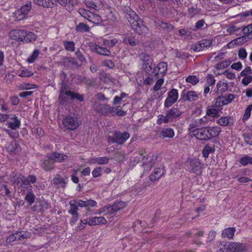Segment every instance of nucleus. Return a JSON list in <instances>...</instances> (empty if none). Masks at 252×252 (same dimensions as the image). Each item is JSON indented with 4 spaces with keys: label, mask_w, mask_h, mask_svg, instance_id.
Returning <instances> with one entry per match:
<instances>
[{
    "label": "nucleus",
    "mask_w": 252,
    "mask_h": 252,
    "mask_svg": "<svg viewBox=\"0 0 252 252\" xmlns=\"http://www.w3.org/2000/svg\"><path fill=\"white\" fill-rule=\"evenodd\" d=\"M221 129L219 126H206L191 131V135L201 141H206L219 135Z\"/></svg>",
    "instance_id": "obj_1"
},
{
    "label": "nucleus",
    "mask_w": 252,
    "mask_h": 252,
    "mask_svg": "<svg viewBox=\"0 0 252 252\" xmlns=\"http://www.w3.org/2000/svg\"><path fill=\"white\" fill-rule=\"evenodd\" d=\"M125 13V17L135 32L139 34H145L148 32V29L144 24L143 20L135 12L128 8Z\"/></svg>",
    "instance_id": "obj_2"
},
{
    "label": "nucleus",
    "mask_w": 252,
    "mask_h": 252,
    "mask_svg": "<svg viewBox=\"0 0 252 252\" xmlns=\"http://www.w3.org/2000/svg\"><path fill=\"white\" fill-rule=\"evenodd\" d=\"M182 115V112L176 107H173L166 111L165 115H159L157 120L158 125L162 123L167 124L178 120Z\"/></svg>",
    "instance_id": "obj_3"
},
{
    "label": "nucleus",
    "mask_w": 252,
    "mask_h": 252,
    "mask_svg": "<svg viewBox=\"0 0 252 252\" xmlns=\"http://www.w3.org/2000/svg\"><path fill=\"white\" fill-rule=\"evenodd\" d=\"M129 137L130 134L127 131L121 132L120 131L115 130L112 136L107 137V141L108 143L123 145Z\"/></svg>",
    "instance_id": "obj_4"
},
{
    "label": "nucleus",
    "mask_w": 252,
    "mask_h": 252,
    "mask_svg": "<svg viewBox=\"0 0 252 252\" xmlns=\"http://www.w3.org/2000/svg\"><path fill=\"white\" fill-rule=\"evenodd\" d=\"M187 163L190 172L193 173L196 175L202 174L204 166L198 159H189L187 160Z\"/></svg>",
    "instance_id": "obj_5"
},
{
    "label": "nucleus",
    "mask_w": 252,
    "mask_h": 252,
    "mask_svg": "<svg viewBox=\"0 0 252 252\" xmlns=\"http://www.w3.org/2000/svg\"><path fill=\"white\" fill-rule=\"evenodd\" d=\"M32 2L28 1L25 4L22 6L19 9L15 11L13 16L17 21H20L28 18V14L32 8Z\"/></svg>",
    "instance_id": "obj_6"
},
{
    "label": "nucleus",
    "mask_w": 252,
    "mask_h": 252,
    "mask_svg": "<svg viewBox=\"0 0 252 252\" xmlns=\"http://www.w3.org/2000/svg\"><path fill=\"white\" fill-rule=\"evenodd\" d=\"M234 98L235 95L231 94L227 95L219 96L213 101V106L217 108L218 110H221L223 106L231 103Z\"/></svg>",
    "instance_id": "obj_7"
},
{
    "label": "nucleus",
    "mask_w": 252,
    "mask_h": 252,
    "mask_svg": "<svg viewBox=\"0 0 252 252\" xmlns=\"http://www.w3.org/2000/svg\"><path fill=\"white\" fill-rule=\"evenodd\" d=\"M95 110L100 115L104 116H115V107L107 104L95 103Z\"/></svg>",
    "instance_id": "obj_8"
},
{
    "label": "nucleus",
    "mask_w": 252,
    "mask_h": 252,
    "mask_svg": "<svg viewBox=\"0 0 252 252\" xmlns=\"http://www.w3.org/2000/svg\"><path fill=\"white\" fill-rule=\"evenodd\" d=\"M63 124L67 129L73 130L79 127L80 121L77 118L68 116L63 119Z\"/></svg>",
    "instance_id": "obj_9"
},
{
    "label": "nucleus",
    "mask_w": 252,
    "mask_h": 252,
    "mask_svg": "<svg viewBox=\"0 0 252 252\" xmlns=\"http://www.w3.org/2000/svg\"><path fill=\"white\" fill-rule=\"evenodd\" d=\"M149 158V157L147 154L145 149H141L138 150L134 156L131 158L130 160L131 164L134 165L140 161L143 162L145 159L148 160Z\"/></svg>",
    "instance_id": "obj_10"
},
{
    "label": "nucleus",
    "mask_w": 252,
    "mask_h": 252,
    "mask_svg": "<svg viewBox=\"0 0 252 252\" xmlns=\"http://www.w3.org/2000/svg\"><path fill=\"white\" fill-rule=\"evenodd\" d=\"M178 98V91L175 89H172L168 93V96L164 101V107L165 108L169 107L177 100Z\"/></svg>",
    "instance_id": "obj_11"
},
{
    "label": "nucleus",
    "mask_w": 252,
    "mask_h": 252,
    "mask_svg": "<svg viewBox=\"0 0 252 252\" xmlns=\"http://www.w3.org/2000/svg\"><path fill=\"white\" fill-rule=\"evenodd\" d=\"M156 159L157 156L153 155L152 156L149 157V158L148 160L145 159L143 162V164L141 165V167L143 168V172L141 177H142L145 174L148 173V172L152 169Z\"/></svg>",
    "instance_id": "obj_12"
},
{
    "label": "nucleus",
    "mask_w": 252,
    "mask_h": 252,
    "mask_svg": "<svg viewBox=\"0 0 252 252\" xmlns=\"http://www.w3.org/2000/svg\"><path fill=\"white\" fill-rule=\"evenodd\" d=\"M11 120L7 122L6 125L8 128L13 130H17L20 128L21 126V120L15 114H10L9 118Z\"/></svg>",
    "instance_id": "obj_13"
},
{
    "label": "nucleus",
    "mask_w": 252,
    "mask_h": 252,
    "mask_svg": "<svg viewBox=\"0 0 252 252\" xmlns=\"http://www.w3.org/2000/svg\"><path fill=\"white\" fill-rule=\"evenodd\" d=\"M228 252H243L246 251V246L241 243L230 242L227 245Z\"/></svg>",
    "instance_id": "obj_14"
},
{
    "label": "nucleus",
    "mask_w": 252,
    "mask_h": 252,
    "mask_svg": "<svg viewBox=\"0 0 252 252\" xmlns=\"http://www.w3.org/2000/svg\"><path fill=\"white\" fill-rule=\"evenodd\" d=\"M212 43V42L211 40L203 39L193 45L191 47V49L195 52H199L203 50L205 48L210 47Z\"/></svg>",
    "instance_id": "obj_15"
},
{
    "label": "nucleus",
    "mask_w": 252,
    "mask_h": 252,
    "mask_svg": "<svg viewBox=\"0 0 252 252\" xmlns=\"http://www.w3.org/2000/svg\"><path fill=\"white\" fill-rule=\"evenodd\" d=\"M126 204L123 201L115 202L112 205L109 206L107 208V212L109 214H113L114 213L124 209L126 207Z\"/></svg>",
    "instance_id": "obj_16"
},
{
    "label": "nucleus",
    "mask_w": 252,
    "mask_h": 252,
    "mask_svg": "<svg viewBox=\"0 0 252 252\" xmlns=\"http://www.w3.org/2000/svg\"><path fill=\"white\" fill-rule=\"evenodd\" d=\"M49 158L53 159L54 163L55 162H63L68 160V156L64 154L55 152L49 154Z\"/></svg>",
    "instance_id": "obj_17"
},
{
    "label": "nucleus",
    "mask_w": 252,
    "mask_h": 252,
    "mask_svg": "<svg viewBox=\"0 0 252 252\" xmlns=\"http://www.w3.org/2000/svg\"><path fill=\"white\" fill-rule=\"evenodd\" d=\"M29 180V176L26 178L25 176L21 174H16L11 178V181L14 184L16 185L18 187L22 186V184L25 185L28 183Z\"/></svg>",
    "instance_id": "obj_18"
},
{
    "label": "nucleus",
    "mask_w": 252,
    "mask_h": 252,
    "mask_svg": "<svg viewBox=\"0 0 252 252\" xmlns=\"http://www.w3.org/2000/svg\"><path fill=\"white\" fill-rule=\"evenodd\" d=\"M26 35V31L24 30H15L10 32L11 38L15 40L23 41Z\"/></svg>",
    "instance_id": "obj_19"
},
{
    "label": "nucleus",
    "mask_w": 252,
    "mask_h": 252,
    "mask_svg": "<svg viewBox=\"0 0 252 252\" xmlns=\"http://www.w3.org/2000/svg\"><path fill=\"white\" fill-rule=\"evenodd\" d=\"M37 181V178L35 175H29V180L28 183L25 185L22 184V186H19L18 187L21 188V191L25 192L26 190H31L32 189V186L31 184H34Z\"/></svg>",
    "instance_id": "obj_20"
},
{
    "label": "nucleus",
    "mask_w": 252,
    "mask_h": 252,
    "mask_svg": "<svg viewBox=\"0 0 252 252\" xmlns=\"http://www.w3.org/2000/svg\"><path fill=\"white\" fill-rule=\"evenodd\" d=\"M47 159L41 160V166L45 171H51L54 168V162L53 159L49 158V154L46 155Z\"/></svg>",
    "instance_id": "obj_21"
},
{
    "label": "nucleus",
    "mask_w": 252,
    "mask_h": 252,
    "mask_svg": "<svg viewBox=\"0 0 252 252\" xmlns=\"http://www.w3.org/2000/svg\"><path fill=\"white\" fill-rule=\"evenodd\" d=\"M167 70V64L166 63H159L157 67L154 69V73L156 76H158L159 74H161L162 76L164 75Z\"/></svg>",
    "instance_id": "obj_22"
},
{
    "label": "nucleus",
    "mask_w": 252,
    "mask_h": 252,
    "mask_svg": "<svg viewBox=\"0 0 252 252\" xmlns=\"http://www.w3.org/2000/svg\"><path fill=\"white\" fill-rule=\"evenodd\" d=\"M36 5L44 8H52L56 2V0H33Z\"/></svg>",
    "instance_id": "obj_23"
},
{
    "label": "nucleus",
    "mask_w": 252,
    "mask_h": 252,
    "mask_svg": "<svg viewBox=\"0 0 252 252\" xmlns=\"http://www.w3.org/2000/svg\"><path fill=\"white\" fill-rule=\"evenodd\" d=\"M199 94L197 93L195 91H191L188 92L187 93H183L181 96L184 100L193 101L199 98Z\"/></svg>",
    "instance_id": "obj_24"
},
{
    "label": "nucleus",
    "mask_w": 252,
    "mask_h": 252,
    "mask_svg": "<svg viewBox=\"0 0 252 252\" xmlns=\"http://www.w3.org/2000/svg\"><path fill=\"white\" fill-rule=\"evenodd\" d=\"M107 222V220L103 217H94L88 219V224L90 226L104 224Z\"/></svg>",
    "instance_id": "obj_25"
},
{
    "label": "nucleus",
    "mask_w": 252,
    "mask_h": 252,
    "mask_svg": "<svg viewBox=\"0 0 252 252\" xmlns=\"http://www.w3.org/2000/svg\"><path fill=\"white\" fill-rule=\"evenodd\" d=\"M93 50L98 54L104 56H110L111 54V52L106 48L96 44L94 46Z\"/></svg>",
    "instance_id": "obj_26"
},
{
    "label": "nucleus",
    "mask_w": 252,
    "mask_h": 252,
    "mask_svg": "<svg viewBox=\"0 0 252 252\" xmlns=\"http://www.w3.org/2000/svg\"><path fill=\"white\" fill-rule=\"evenodd\" d=\"M164 174V172L160 168L156 169L153 173L149 176V180L152 182H156L160 179Z\"/></svg>",
    "instance_id": "obj_27"
},
{
    "label": "nucleus",
    "mask_w": 252,
    "mask_h": 252,
    "mask_svg": "<svg viewBox=\"0 0 252 252\" xmlns=\"http://www.w3.org/2000/svg\"><path fill=\"white\" fill-rule=\"evenodd\" d=\"M140 59L141 61H142L145 65H146V67L147 68L148 66L151 69V65L152 64V59L151 57L145 53H142L139 55Z\"/></svg>",
    "instance_id": "obj_28"
},
{
    "label": "nucleus",
    "mask_w": 252,
    "mask_h": 252,
    "mask_svg": "<svg viewBox=\"0 0 252 252\" xmlns=\"http://www.w3.org/2000/svg\"><path fill=\"white\" fill-rule=\"evenodd\" d=\"M236 231L234 227H228L224 229L222 232L221 235L223 238H227L229 239H232Z\"/></svg>",
    "instance_id": "obj_29"
},
{
    "label": "nucleus",
    "mask_w": 252,
    "mask_h": 252,
    "mask_svg": "<svg viewBox=\"0 0 252 252\" xmlns=\"http://www.w3.org/2000/svg\"><path fill=\"white\" fill-rule=\"evenodd\" d=\"M53 183L57 186L58 188H64L66 183L60 174H56L53 179Z\"/></svg>",
    "instance_id": "obj_30"
},
{
    "label": "nucleus",
    "mask_w": 252,
    "mask_h": 252,
    "mask_svg": "<svg viewBox=\"0 0 252 252\" xmlns=\"http://www.w3.org/2000/svg\"><path fill=\"white\" fill-rule=\"evenodd\" d=\"M227 245L226 242H219L216 243L215 249L217 252H228Z\"/></svg>",
    "instance_id": "obj_31"
},
{
    "label": "nucleus",
    "mask_w": 252,
    "mask_h": 252,
    "mask_svg": "<svg viewBox=\"0 0 252 252\" xmlns=\"http://www.w3.org/2000/svg\"><path fill=\"white\" fill-rule=\"evenodd\" d=\"M160 134L163 138H172L174 136V131L171 128H165L161 130Z\"/></svg>",
    "instance_id": "obj_32"
},
{
    "label": "nucleus",
    "mask_w": 252,
    "mask_h": 252,
    "mask_svg": "<svg viewBox=\"0 0 252 252\" xmlns=\"http://www.w3.org/2000/svg\"><path fill=\"white\" fill-rule=\"evenodd\" d=\"M109 161V158L106 157L94 158L91 159V162L93 163L98 164H106Z\"/></svg>",
    "instance_id": "obj_33"
},
{
    "label": "nucleus",
    "mask_w": 252,
    "mask_h": 252,
    "mask_svg": "<svg viewBox=\"0 0 252 252\" xmlns=\"http://www.w3.org/2000/svg\"><path fill=\"white\" fill-rule=\"evenodd\" d=\"M215 151V146H210L209 145H206L202 150V154L204 158L208 157L210 153H213Z\"/></svg>",
    "instance_id": "obj_34"
},
{
    "label": "nucleus",
    "mask_w": 252,
    "mask_h": 252,
    "mask_svg": "<svg viewBox=\"0 0 252 252\" xmlns=\"http://www.w3.org/2000/svg\"><path fill=\"white\" fill-rule=\"evenodd\" d=\"M217 108L215 107H208L206 109V114L212 117H217L219 116V111Z\"/></svg>",
    "instance_id": "obj_35"
},
{
    "label": "nucleus",
    "mask_w": 252,
    "mask_h": 252,
    "mask_svg": "<svg viewBox=\"0 0 252 252\" xmlns=\"http://www.w3.org/2000/svg\"><path fill=\"white\" fill-rule=\"evenodd\" d=\"M70 209L68 211V213L71 215H79L78 212L79 208L77 206L75 203L71 200L69 202Z\"/></svg>",
    "instance_id": "obj_36"
},
{
    "label": "nucleus",
    "mask_w": 252,
    "mask_h": 252,
    "mask_svg": "<svg viewBox=\"0 0 252 252\" xmlns=\"http://www.w3.org/2000/svg\"><path fill=\"white\" fill-rule=\"evenodd\" d=\"M35 196L32 192V189L29 190L25 197V200L30 204L32 205L35 201Z\"/></svg>",
    "instance_id": "obj_37"
},
{
    "label": "nucleus",
    "mask_w": 252,
    "mask_h": 252,
    "mask_svg": "<svg viewBox=\"0 0 252 252\" xmlns=\"http://www.w3.org/2000/svg\"><path fill=\"white\" fill-rule=\"evenodd\" d=\"M90 30V28L89 26L87 24L83 23H80L76 27V31L80 32H88Z\"/></svg>",
    "instance_id": "obj_38"
},
{
    "label": "nucleus",
    "mask_w": 252,
    "mask_h": 252,
    "mask_svg": "<svg viewBox=\"0 0 252 252\" xmlns=\"http://www.w3.org/2000/svg\"><path fill=\"white\" fill-rule=\"evenodd\" d=\"M251 39H252V36L250 37L249 35L245 34L242 37H240L235 39L234 40V42L236 44L242 45Z\"/></svg>",
    "instance_id": "obj_39"
},
{
    "label": "nucleus",
    "mask_w": 252,
    "mask_h": 252,
    "mask_svg": "<svg viewBox=\"0 0 252 252\" xmlns=\"http://www.w3.org/2000/svg\"><path fill=\"white\" fill-rule=\"evenodd\" d=\"M36 36L32 32H28L26 31V35L24 36L23 42L28 43L35 40Z\"/></svg>",
    "instance_id": "obj_40"
},
{
    "label": "nucleus",
    "mask_w": 252,
    "mask_h": 252,
    "mask_svg": "<svg viewBox=\"0 0 252 252\" xmlns=\"http://www.w3.org/2000/svg\"><path fill=\"white\" fill-rule=\"evenodd\" d=\"M89 21L95 24H99L102 21L101 17L98 14L91 13Z\"/></svg>",
    "instance_id": "obj_41"
},
{
    "label": "nucleus",
    "mask_w": 252,
    "mask_h": 252,
    "mask_svg": "<svg viewBox=\"0 0 252 252\" xmlns=\"http://www.w3.org/2000/svg\"><path fill=\"white\" fill-rule=\"evenodd\" d=\"M201 126L198 119H192L190 122L188 130L190 131L191 134V131L196 128H199V127Z\"/></svg>",
    "instance_id": "obj_42"
},
{
    "label": "nucleus",
    "mask_w": 252,
    "mask_h": 252,
    "mask_svg": "<svg viewBox=\"0 0 252 252\" xmlns=\"http://www.w3.org/2000/svg\"><path fill=\"white\" fill-rule=\"evenodd\" d=\"M65 93L67 96H70L72 99H77L80 101H84V97L82 94H79L76 93L72 91H68Z\"/></svg>",
    "instance_id": "obj_43"
},
{
    "label": "nucleus",
    "mask_w": 252,
    "mask_h": 252,
    "mask_svg": "<svg viewBox=\"0 0 252 252\" xmlns=\"http://www.w3.org/2000/svg\"><path fill=\"white\" fill-rule=\"evenodd\" d=\"M63 45L66 50L73 52L75 50V43L73 41H65Z\"/></svg>",
    "instance_id": "obj_44"
},
{
    "label": "nucleus",
    "mask_w": 252,
    "mask_h": 252,
    "mask_svg": "<svg viewBox=\"0 0 252 252\" xmlns=\"http://www.w3.org/2000/svg\"><path fill=\"white\" fill-rule=\"evenodd\" d=\"M57 1L61 5L65 6L67 3H69L72 6H74L78 4L79 0H57Z\"/></svg>",
    "instance_id": "obj_45"
},
{
    "label": "nucleus",
    "mask_w": 252,
    "mask_h": 252,
    "mask_svg": "<svg viewBox=\"0 0 252 252\" xmlns=\"http://www.w3.org/2000/svg\"><path fill=\"white\" fill-rule=\"evenodd\" d=\"M86 6L90 8H93L95 10H98L102 7V4H97L91 0L87 1L86 2Z\"/></svg>",
    "instance_id": "obj_46"
},
{
    "label": "nucleus",
    "mask_w": 252,
    "mask_h": 252,
    "mask_svg": "<svg viewBox=\"0 0 252 252\" xmlns=\"http://www.w3.org/2000/svg\"><path fill=\"white\" fill-rule=\"evenodd\" d=\"M218 91L223 93L228 89V85L226 83L219 81L217 84Z\"/></svg>",
    "instance_id": "obj_47"
},
{
    "label": "nucleus",
    "mask_w": 252,
    "mask_h": 252,
    "mask_svg": "<svg viewBox=\"0 0 252 252\" xmlns=\"http://www.w3.org/2000/svg\"><path fill=\"white\" fill-rule=\"evenodd\" d=\"M240 163L243 166H246L248 164H252V157L248 156H244L240 159Z\"/></svg>",
    "instance_id": "obj_48"
},
{
    "label": "nucleus",
    "mask_w": 252,
    "mask_h": 252,
    "mask_svg": "<svg viewBox=\"0 0 252 252\" xmlns=\"http://www.w3.org/2000/svg\"><path fill=\"white\" fill-rule=\"evenodd\" d=\"M19 240H22L25 239L29 238L31 236V233L28 231H21L17 232Z\"/></svg>",
    "instance_id": "obj_49"
},
{
    "label": "nucleus",
    "mask_w": 252,
    "mask_h": 252,
    "mask_svg": "<svg viewBox=\"0 0 252 252\" xmlns=\"http://www.w3.org/2000/svg\"><path fill=\"white\" fill-rule=\"evenodd\" d=\"M230 63L231 62L229 61H223L218 63L215 67L218 70L222 69L228 67L230 64Z\"/></svg>",
    "instance_id": "obj_50"
},
{
    "label": "nucleus",
    "mask_w": 252,
    "mask_h": 252,
    "mask_svg": "<svg viewBox=\"0 0 252 252\" xmlns=\"http://www.w3.org/2000/svg\"><path fill=\"white\" fill-rule=\"evenodd\" d=\"M186 81L188 83H189L193 85H195L199 82V79L196 76L189 75L186 78Z\"/></svg>",
    "instance_id": "obj_51"
},
{
    "label": "nucleus",
    "mask_w": 252,
    "mask_h": 252,
    "mask_svg": "<svg viewBox=\"0 0 252 252\" xmlns=\"http://www.w3.org/2000/svg\"><path fill=\"white\" fill-rule=\"evenodd\" d=\"M252 110V104H250L246 108L245 111V113L243 118V121L247 120L250 117Z\"/></svg>",
    "instance_id": "obj_52"
},
{
    "label": "nucleus",
    "mask_w": 252,
    "mask_h": 252,
    "mask_svg": "<svg viewBox=\"0 0 252 252\" xmlns=\"http://www.w3.org/2000/svg\"><path fill=\"white\" fill-rule=\"evenodd\" d=\"M39 54V52L37 50H34L32 54L27 59V62L29 63H32L34 62Z\"/></svg>",
    "instance_id": "obj_53"
},
{
    "label": "nucleus",
    "mask_w": 252,
    "mask_h": 252,
    "mask_svg": "<svg viewBox=\"0 0 252 252\" xmlns=\"http://www.w3.org/2000/svg\"><path fill=\"white\" fill-rule=\"evenodd\" d=\"M114 158L118 162H123L125 159V155L121 152H118L115 154Z\"/></svg>",
    "instance_id": "obj_54"
},
{
    "label": "nucleus",
    "mask_w": 252,
    "mask_h": 252,
    "mask_svg": "<svg viewBox=\"0 0 252 252\" xmlns=\"http://www.w3.org/2000/svg\"><path fill=\"white\" fill-rule=\"evenodd\" d=\"M118 42L116 38H114L111 40L104 39L103 44L105 46L108 47H113Z\"/></svg>",
    "instance_id": "obj_55"
},
{
    "label": "nucleus",
    "mask_w": 252,
    "mask_h": 252,
    "mask_svg": "<svg viewBox=\"0 0 252 252\" xmlns=\"http://www.w3.org/2000/svg\"><path fill=\"white\" fill-rule=\"evenodd\" d=\"M216 82V80L214 78V77L212 74H208L207 77V81L205 85L209 86H213L215 85Z\"/></svg>",
    "instance_id": "obj_56"
},
{
    "label": "nucleus",
    "mask_w": 252,
    "mask_h": 252,
    "mask_svg": "<svg viewBox=\"0 0 252 252\" xmlns=\"http://www.w3.org/2000/svg\"><path fill=\"white\" fill-rule=\"evenodd\" d=\"M247 54L246 50L244 48H241L238 50V57L242 60H244L247 58Z\"/></svg>",
    "instance_id": "obj_57"
},
{
    "label": "nucleus",
    "mask_w": 252,
    "mask_h": 252,
    "mask_svg": "<svg viewBox=\"0 0 252 252\" xmlns=\"http://www.w3.org/2000/svg\"><path fill=\"white\" fill-rule=\"evenodd\" d=\"M12 129H9L5 128L4 129V131L8 134V135L12 138H16L19 136V133L17 131H14L12 130Z\"/></svg>",
    "instance_id": "obj_58"
},
{
    "label": "nucleus",
    "mask_w": 252,
    "mask_h": 252,
    "mask_svg": "<svg viewBox=\"0 0 252 252\" xmlns=\"http://www.w3.org/2000/svg\"><path fill=\"white\" fill-rule=\"evenodd\" d=\"M245 142L249 145H252V134L246 133L243 135Z\"/></svg>",
    "instance_id": "obj_59"
},
{
    "label": "nucleus",
    "mask_w": 252,
    "mask_h": 252,
    "mask_svg": "<svg viewBox=\"0 0 252 252\" xmlns=\"http://www.w3.org/2000/svg\"><path fill=\"white\" fill-rule=\"evenodd\" d=\"M252 74V69L250 66L246 67L240 73L241 76H251L250 74Z\"/></svg>",
    "instance_id": "obj_60"
},
{
    "label": "nucleus",
    "mask_w": 252,
    "mask_h": 252,
    "mask_svg": "<svg viewBox=\"0 0 252 252\" xmlns=\"http://www.w3.org/2000/svg\"><path fill=\"white\" fill-rule=\"evenodd\" d=\"M218 124L220 126H225L229 123V119L226 117H222L218 121Z\"/></svg>",
    "instance_id": "obj_61"
},
{
    "label": "nucleus",
    "mask_w": 252,
    "mask_h": 252,
    "mask_svg": "<svg viewBox=\"0 0 252 252\" xmlns=\"http://www.w3.org/2000/svg\"><path fill=\"white\" fill-rule=\"evenodd\" d=\"M33 75V73L27 69H23L22 70L19 76L22 77H30Z\"/></svg>",
    "instance_id": "obj_62"
},
{
    "label": "nucleus",
    "mask_w": 252,
    "mask_h": 252,
    "mask_svg": "<svg viewBox=\"0 0 252 252\" xmlns=\"http://www.w3.org/2000/svg\"><path fill=\"white\" fill-rule=\"evenodd\" d=\"M242 31L245 34L250 35L252 33V24L248 25L247 26L244 27L242 29Z\"/></svg>",
    "instance_id": "obj_63"
},
{
    "label": "nucleus",
    "mask_w": 252,
    "mask_h": 252,
    "mask_svg": "<svg viewBox=\"0 0 252 252\" xmlns=\"http://www.w3.org/2000/svg\"><path fill=\"white\" fill-rule=\"evenodd\" d=\"M101 168L100 167H96L92 171V175L94 178L99 177L101 175Z\"/></svg>",
    "instance_id": "obj_64"
}]
</instances>
